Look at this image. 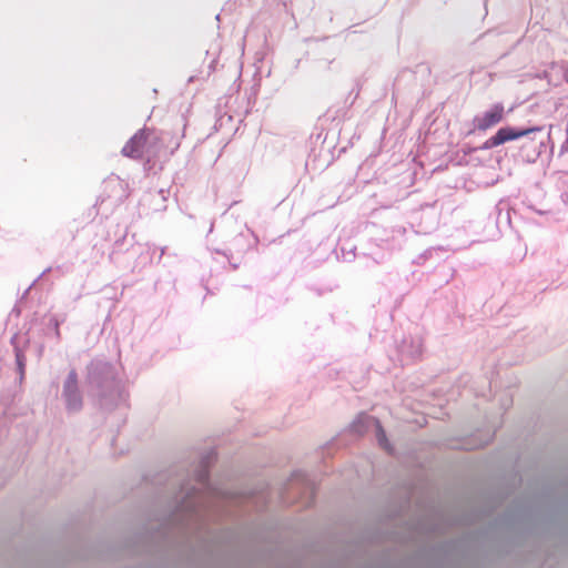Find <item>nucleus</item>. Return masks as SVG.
<instances>
[{
    "instance_id": "423d86ee",
    "label": "nucleus",
    "mask_w": 568,
    "mask_h": 568,
    "mask_svg": "<svg viewBox=\"0 0 568 568\" xmlns=\"http://www.w3.org/2000/svg\"><path fill=\"white\" fill-rule=\"evenodd\" d=\"M402 361H414L418 358L423 352L422 341L419 338L403 339L398 347Z\"/></svg>"
},
{
    "instance_id": "7ed1b4c3",
    "label": "nucleus",
    "mask_w": 568,
    "mask_h": 568,
    "mask_svg": "<svg viewBox=\"0 0 568 568\" xmlns=\"http://www.w3.org/2000/svg\"><path fill=\"white\" fill-rule=\"evenodd\" d=\"M542 133L541 126H530V128H515V126H501L497 130V132L487 139L480 150H490L497 148L506 142H510L524 136H529L530 134Z\"/></svg>"
},
{
    "instance_id": "6e6552de",
    "label": "nucleus",
    "mask_w": 568,
    "mask_h": 568,
    "mask_svg": "<svg viewBox=\"0 0 568 568\" xmlns=\"http://www.w3.org/2000/svg\"><path fill=\"white\" fill-rule=\"evenodd\" d=\"M145 138L142 132L135 133L122 148V154L130 158H139L142 153V148Z\"/></svg>"
},
{
    "instance_id": "1a4fd4ad",
    "label": "nucleus",
    "mask_w": 568,
    "mask_h": 568,
    "mask_svg": "<svg viewBox=\"0 0 568 568\" xmlns=\"http://www.w3.org/2000/svg\"><path fill=\"white\" fill-rule=\"evenodd\" d=\"M546 139H549V135L542 136V139H540L539 141L534 142L531 144V150H528V151H526L527 145H524L521 148V156H523L524 161H526L527 163H535L537 161V159L540 156L542 149L546 146L545 145Z\"/></svg>"
},
{
    "instance_id": "f257e3e1",
    "label": "nucleus",
    "mask_w": 568,
    "mask_h": 568,
    "mask_svg": "<svg viewBox=\"0 0 568 568\" xmlns=\"http://www.w3.org/2000/svg\"><path fill=\"white\" fill-rule=\"evenodd\" d=\"M85 383L89 394L102 408L110 409L125 400L116 367L104 359L94 358L87 366Z\"/></svg>"
},
{
    "instance_id": "f03ea898",
    "label": "nucleus",
    "mask_w": 568,
    "mask_h": 568,
    "mask_svg": "<svg viewBox=\"0 0 568 568\" xmlns=\"http://www.w3.org/2000/svg\"><path fill=\"white\" fill-rule=\"evenodd\" d=\"M211 454L202 457L197 469L194 473V481L190 480L180 486L178 494L174 496L175 514L194 515L201 507L202 489H210V466Z\"/></svg>"
},
{
    "instance_id": "39448f33",
    "label": "nucleus",
    "mask_w": 568,
    "mask_h": 568,
    "mask_svg": "<svg viewBox=\"0 0 568 568\" xmlns=\"http://www.w3.org/2000/svg\"><path fill=\"white\" fill-rule=\"evenodd\" d=\"M505 106L497 102L481 114H477L473 119L474 129L477 131H487L504 120Z\"/></svg>"
},
{
    "instance_id": "9d476101",
    "label": "nucleus",
    "mask_w": 568,
    "mask_h": 568,
    "mask_svg": "<svg viewBox=\"0 0 568 568\" xmlns=\"http://www.w3.org/2000/svg\"><path fill=\"white\" fill-rule=\"evenodd\" d=\"M16 365L19 374V381L22 382L26 373V356L18 348H16Z\"/></svg>"
},
{
    "instance_id": "4468645a",
    "label": "nucleus",
    "mask_w": 568,
    "mask_h": 568,
    "mask_svg": "<svg viewBox=\"0 0 568 568\" xmlns=\"http://www.w3.org/2000/svg\"><path fill=\"white\" fill-rule=\"evenodd\" d=\"M50 268L44 270L40 275L33 281V283L27 288L26 293L31 288V286L40 278L42 277L47 272H49Z\"/></svg>"
},
{
    "instance_id": "9b49d317",
    "label": "nucleus",
    "mask_w": 568,
    "mask_h": 568,
    "mask_svg": "<svg viewBox=\"0 0 568 568\" xmlns=\"http://www.w3.org/2000/svg\"><path fill=\"white\" fill-rule=\"evenodd\" d=\"M359 415L354 419V422L351 424V430L355 434H364L368 429H373L374 425H367L364 422H358Z\"/></svg>"
},
{
    "instance_id": "0eeeda50",
    "label": "nucleus",
    "mask_w": 568,
    "mask_h": 568,
    "mask_svg": "<svg viewBox=\"0 0 568 568\" xmlns=\"http://www.w3.org/2000/svg\"><path fill=\"white\" fill-rule=\"evenodd\" d=\"M358 422H364L367 425H374L375 436L378 445L387 452H390V444L387 439L386 433L381 425L379 420L368 414L361 413Z\"/></svg>"
},
{
    "instance_id": "ddd939ff",
    "label": "nucleus",
    "mask_w": 568,
    "mask_h": 568,
    "mask_svg": "<svg viewBox=\"0 0 568 568\" xmlns=\"http://www.w3.org/2000/svg\"><path fill=\"white\" fill-rule=\"evenodd\" d=\"M305 481L306 483V487L307 489L312 493V495L314 494V489H313V485L311 484V481L305 477V474L301 470H297L293 474L292 476V479H291V485H293L295 481Z\"/></svg>"
},
{
    "instance_id": "20e7f679",
    "label": "nucleus",
    "mask_w": 568,
    "mask_h": 568,
    "mask_svg": "<svg viewBox=\"0 0 568 568\" xmlns=\"http://www.w3.org/2000/svg\"><path fill=\"white\" fill-rule=\"evenodd\" d=\"M62 399L68 413H79L83 407V395L79 386L78 373L72 368L62 385Z\"/></svg>"
},
{
    "instance_id": "f8f14e48",
    "label": "nucleus",
    "mask_w": 568,
    "mask_h": 568,
    "mask_svg": "<svg viewBox=\"0 0 568 568\" xmlns=\"http://www.w3.org/2000/svg\"><path fill=\"white\" fill-rule=\"evenodd\" d=\"M64 321V318L59 320L55 315L51 316L49 318L48 328L52 329L54 337L60 341L61 333H60V324Z\"/></svg>"
}]
</instances>
